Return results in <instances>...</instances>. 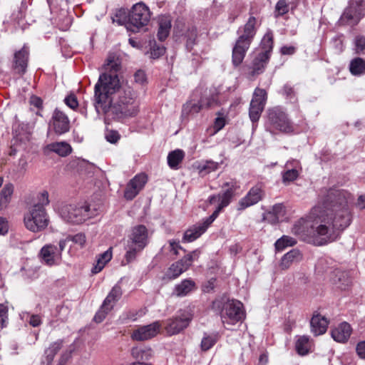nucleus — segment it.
I'll return each instance as SVG.
<instances>
[{
	"instance_id": "nucleus-1",
	"label": "nucleus",
	"mask_w": 365,
	"mask_h": 365,
	"mask_svg": "<svg viewBox=\"0 0 365 365\" xmlns=\"http://www.w3.org/2000/svg\"><path fill=\"white\" fill-rule=\"evenodd\" d=\"M322 203L314 207L309 220L301 219L292 232L302 241L322 246L336 241L351 223L349 204L353 197L348 191L336 188L326 190Z\"/></svg>"
},
{
	"instance_id": "nucleus-2",
	"label": "nucleus",
	"mask_w": 365,
	"mask_h": 365,
	"mask_svg": "<svg viewBox=\"0 0 365 365\" xmlns=\"http://www.w3.org/2000/svg\"><path fill=\"white\" fill-rule=\"evenodd\" d=\"M120 68L119 59L108 56L104 71L94 86V106L98 113L111 114L118 119L133 118L140 110L138 95L130 86L120 82Z\"/></svg>"
},
{
	"instance_id": "nucleus-3",
	"label": "nucleus",
	"mask_w": 365,
	"mask_h": 365,
	"mask_svg": "<svg viewBox=\"0 0 365 365\" xmlns=\"http://www.w3.org/2000/svg\"><path fill=\"white\" fill-rule=\"evenodd\" d=\"M257 19L250 16L244 26L238 29V38L232 51V63L235 68L240 66L243 62L247 51L256 34Z\"/></svg>"
},
{
	"instance_id": "nucleus-4",
	"label": "nucleus",
	"mask_w": 365,
	"mask_h": 365,
	"mask_svg": "<svg viewBox=\"0 0 365 365\" xmlns=\"http://www.w3.org/2000/svg\"><path fill=\"white\" fill-rule=\"evenodd\" d=\"M149 242V233L147 227L143 225L133 227L126 240L124 259L127 264L133 262L138 255L144 250Z\"/></svg>"
},
{
	"instance_id": "nucleus-5",
	"label": "nucleus",
	"mask_w": 365,
	"mask_h": 365,
	"mask_svg": "<svg viewBox=\"0 0 365 365\" xmlns=\"http://www.w3.org/2000/svg\"><path fill=\"white\" fill-rule=\"evenodd\" d=\"M264 128L267 131L274 135L297 132L285 110L279 106L267 110Z\"/></svg>"
},
{
	"instance_id": "nucleus-6",
	"label": "nucleus",
	"mask_w": 365,
	"mask_h": 365,
	"mask_svg": "<svg viewBox=\"0 0 365 365\" xmlns=\"http://www.w3.org/2000/svg\"><path fill=\"white\" fill-rule=\"evenodd\" d=\"M58 213L63 220L73 224H81L93 215L87 204H65L58 208Z\"/></svg>"
},
{
	"instance_id": "nucleus-7",
	"label": "nucleus",
	"mask_w": 365,
	"mask_h": 365,
	"mask_svg": "<svg viewBox=\"0 0 365 365\" xmlns=\"http://www.w3.org/2000/svg\"><path fill=\"white\" fill-rule=\"evenodd\" d=\"M150 16V11L145 4H135L129 13L127 29L134 33L138 32L140 29L147 26Z\"/></svg>"
},
{
	"instance_id": "nucleus-8",
	"label": "nucleus",
	"mask_w": 365,
	"mask_h": 365,
	"mask_svg": "<svg viewBox=\"0 0 365 365\" xmlns=\"http://www.w3.org/2000/svg\"><path fill=\"white\" fill-rule=\"evenodd\" d=\"M193 318V311L187 308L180 310L178 315L166 320L164 328L169 336L175 335L186 329Z\"/></svg>"
},
{
	"instance_id": "nucleus-9",
	"label": "nucleus",
	"mask_w": 365,
	"mask_h": 365,
	"mask_svg": "<svg viewBox=\"0 0 365 365\" xmlns=\"http://www.w3.org/2000/svg\"><path fill=\"white\" fill-rule=\"evenodd\" d=\"M26 228L36 232L44 230L48 224V218L44 207L40 205H34L29 213L24 217Z\"/></svg>"
},
{
	"instance_id": "nucleus-10",
	"label": "nucleus",
	"mask_w": 365,
	"mask_h": 365,
	"mask_svg": "<svg viewBox=\"0 0 365 365\" xmlns=\"http://www.w3.org/2000/svg\"><path fill=\"white\" fill-rule=\"evenodd\" d=\"M66 246V240H60L58 247L53 244H46L40 250L39 257L44 264L52 267L60 264L62 260V252Z\"/></svg>"
},
{
	"instance_id": "nucleus-11",
	"label": "nucleus",
	"mask_w": 365,
	"mask_h": 365,
	"mask_svg": "<svg viewBox=\"0 0 365 365\" xmlns=\"http://www.w3.org/2000/svg\"><path fill=\"white\" fill-rule=\"evenodd\" d=\"M222 321L224 324H235L245 318L243 304L238 300L228 301L222 311Z\"/></svg>"
},
{
	"instance_id": "nucleus-12",
	"label": "nucleus",
	"mask_w": 365,
	"mask_h": 365,
	"mask_svg": "<svg viewBox=\"0 0 365 365\" xmlns=\"http://www.w3.org/2000/svg\"><path fill=\"white\" fill-rule=\"evenodd\" d=\"M267 93L264 89L255 88L249 109V116L253 125L258 122L266 104Z\"/></svg>"
},
{
	"instance_id": "nucleus-13",
	"label": "nucleus",
	"mask_w": 365,
	"mask_h": 365,
	"mask_svg": "<svg viewBox=\"0 0 365 365\" xmlns=\"http://www.w3.org/2000/svg\"><path fill=\"white\" fill-rule=\"evenodd\" d=\"M269 58L267 54H261L255 51L251 63L245 66L247 78L254 80L264 73Z\"/></svg>"
},
{
	"instance_id": "nucleus-14",
	"label": "nucleus",
	"mask_w": 365,
	"mask_h": 365,
	"mask_svg": "<svg viewBox=\"0 0 365 365\" xmlns=\"http://www.w3.org/2000/svg\"><path fill=\"white\" fill-rule=\"evenodd\" d=\"M364 16V11L361 1L350 0L349 6L346 8L341 16L342 24L356 25Z\"/></svg>"
},
{
	"instance_id": "nucleus-15",
	"label": "nucleus",
	"mask_w": 365,
	"mask_h": 365,
	"mask_svg": "<svg viewBox=\"0 0 365 365\" xmlns=\"http://www.w3.org/2000/svg\"><path fill=\"white\" fill-rule=\"evenodd\" d=\"M49 127L58 135L69 131L70 120L67 115L58 108H56L49 122Z\"/></svg>"
},
{
	"instance_id": "nucleus-16",
	"label": "nucleus",
	"mask_w": 365,
	"mask_h": 365,
	"mask_svg": "<svg viewBox=\"0 0 365 365\" xmlns=\"http://www.w3.org/2000/svg\"><path fill=\"white\" fill-rule=\"evenodd\" d=\"M148 182L145 173H139L134 176L127 184L124 191V197L128 200L134 199L143 189Z\"/></svg>"
},
{
	"instance_id": "nucleus-17",
	"label": "nucleus",
	"mask_w": 365,
	"mask_h": 365,
	"mask_svg": "<svg viewBox=\"0 0 365 365\" xmlns=\"http://www.w3.org/2000/svg\"><path fill=\"white\" fill-rule=\"evenodd\" d=\"M222 187H227V189L222 192L219 193L217 195H213L210 196L209 202L210 204H213L217 200L220 202L219 205L221 206V207L225 208L229 205L234 197L236 190L239 187L236 182L230 181L225 182Z\"/></svg>"
},
{
	"instance_id": "nucleus-18",
	"label": "nucleus",
	"mask_w": 365,
	"mask_h": 365,
	"mask_svg": "<svg viewBox=\"0 0 365 365\" xmlns=\"http://www.w3.org/2000/svg\"><path fill=\"white\" fill-rule=\"evenodd\" d=\"M162 324L160 321H155L148 325L142 326L134 330L131 334V338L135 341H145L150 339L160 332Z\"/></svg>"
},
{
	"instance_id": "nucleus-19",
	"label": "nucleus",
	"mask_w": 365,
	"mask_h": 365,
	"mask_svg": "<svg viewBox=\"0 0 365 365\" xmlns=\"http://www.w3.org/2000/svg\"><path fill=\"white\" fill-rule=\"evenodd\" d=\"M264 191L262 185L257 184L253 186L247 195L239 201L238 210H243L257 204L262 199Z\"/></svg>"
},
{
	"instance_id": "nucleus-20",
	"label": "nucleus",
	"mask_w": 365,
	"mask_h": 365,
	"mask_svg": "<svg viewBox=\"0 0 365 365\" xmlns=\"http://www.w3.org/2000/svg\"><path fill=\"white\" fill-rule=\"evenodd\" d=\"M301 170L299 161L294 159L288 160L284 165V170L282 172V182L284 185H289L299 177Z\"/></svg>"
},
{
	"instance_id": "nucleus-21",
	"label": "nucleus",
	"mask_w": 365,
	"mask_h": 365,
	"mask_svg": "<svg viewBox=\"0 0 365 365\" xmlns=\"http://www.w3.org/2000/svg\"><path fill=\"white\" fill-rule=\"evenodd\" d=\"M29 56V48L24 45L19 51L14 53L13 68L19 74H24L27 68Z\"/></svg>"
},
{
	"instance_id": "nucleus-22",
	"label": "nucleus",
	"mask_w": 365,
	"mask_h": 365,
	"mask_svg": "<svg viewBox=\"0 0 365 365\" xmlns=\"http://www.w3.org/2000/svg\"><path fill=\"white\" fill-rule=\"evenodd\" d=\"M197 289V286L195 282L191 279L187 278L182 279L180 283L175 285L173 291V295L178 297H185Z\"/></svg>"
},
{
	"instance_id": "nucleus-23",
	"label": "nucleus",
	"mask_w": 365,
	"mask_h": 365,
	"mask_svg": "<svg viewBox=\"0 0 365 365\" xmlns=\"http://www.w3.org/2000/svg\"><path fill=\"white\" fill-rule=\"evenodd\" d=\"M352 329L347 322H342L335 327L331 331L333 339L337 342L345 343L349 339Z\"/></svg>"
},
{
	"instance_id": "nucleus-24",
	"label": "nucleus",
	"mask_w": 365,
	"mask_h": 365,
	"mask_svg": "<svg viewBox=\"0 0 365 365\" xmlns=\"http://www.w3.org/2000/svg\"><path fill=\"white\" fill-rule=\"evenodd\" d=\"M130 354L135 362L151 364L148 361L153 356V351L148 347L135 346L130 350Z\"/></svg>"
},
{
	"instance_id": "nucleus-25",
	"label": "nucleus",
	"mask_w": 365,
	"mask_h": 365,
	"mask_svg": "<svg viewBox=\"0 0 365 365\" xmlns=\"http://www.w3.org/2000/svg\"><path fill=\"white\" fill-rule=\"evenodd\" d=\"M310 324L312 332L315 336H319L326 332L329 321L320 314H315L312 317Z\"/></svg>"
},
{
	"instance_id": "nucleus-26",
	"label": "nucleus",
	"mask_w": 365,
	"mask_h": 365,
	"mask_svg": "<svg viewBox=\"0 0 365 365\" xmlns=\"http://www.w3.org/2000/svg\"><path fill=\"white\" fill-rule=\"evenodd\" d=\"M123 291L121 287L117 284L110 291L103 302V308L112 310L116 302L121 298Z\"/></svg>"
},
{
	"instance_id": "nucleus-27",
	"label": "nucleus",
	"mask_w": 365,
	"mask_h": 365,
	"mask_svg": "<svg viewBox=\"0 0 365 365\" xmlns=\"http://www.w3.org/2000/svg\"><path fill=\"white\" fill-rule=\"evenodd\" d=\"M207 230L206 226L202 222L194 225L187 229L183 235V242H191L200 237Z\"/></svg>"
},
{
	"instance_id": "nucleus-28",
	"label": "nucleus",
	"mask_w": 365,
	"mask_h": 365,
	"mask_svg": "<svg viewBox=\"0 0 365 365\" xmlns=\"http://www.w3.org/2000/svg\"><path fill=\"white\" fill-rule=\"evenodd\" d=\"M333 283L341 289H345L351 284V278L349 272L340 269H335L331 277Z\"/></svg>"
},
{
	"instance_id": "nucleus-29",
	"label": "nucleus",
	"mask_w": 365,
	"mask_h": 365,
	"mask_svg": "<svg viewBox=\"0 0 365 365\" xmlns=\"http://www.w3.org/2000/svg\"><path fill=\"white\" fill-rule=\"evenodd\" d=\"M185 158V152L181 149H176L168 153L167 157L168 165L173 170L180 168V165Z\"/></svg>"
},
{
	"instance_id": "nucleus-30",
	"label": "nucleus",
	"mask_w": 365,
	"mask_h": 365,
	"mask_svg": "<svg viewBox=\"0 0 365 365\" xmlns=\"http://www.w3.org/2000/svg\"><path fill=\"white\" fill-rule=\"evenodd\" d=\"M112 259V248L110 247L108 250L105 251L103 253L100 254L97 258L96 264L91 269L93 274L99 273L106 264Z\"/></svg>"
},
{
	"instance_id": "nucleus-31",
	"label": "nucleus",
	"mask_w": 365,
	"mask_h": 365,
	"mask_svg": "<svg viewBox=\"0 0 365 365\" xmlns=\"http://www.w3.org/2000/svg\"><path fill=\"white\" fill-rule=\"evenodd\" d=\"M187 266H184L181 260L173 263L165 273V277L169 280L178 278L181 274L187 271Z\"/></svg>"
},
{
	"instance_id": "nucleus-32",
	"label": "nucleus",
	"mask_w": 365,
	"mask_h": 365,
	"mask_svg": "<svg viewBox=\"0 0 365 365\" xmlns=\"http://www.w3.org/2000/svg\"><path fill=\"white\" fill-rule=\"evenodd\" d=\"M312 343L307 336H299L295 343V349L298 354L301 356L307 355L312 349Z\"/></svg>"
},
{
	"instance_id": "nucleus-33",
	"label": "nucleus",
	"mask_w": 365,
	"mask_h": 365,
	"mask_svg": "<svg viewBox=\"0 0 365 365\" xmlns=\"http://www.w3.org/2000/svg\"><path fill=\"white\" fill-rule=\"evenodd\" d=\"M171 29V21L168 16H163L159 19V27L157 37L159 41H165L169 36Z\"/></svg>"
},
{
	"instance_id": "nucleus-34",
	"label": "nucleus",
	"mask_w": 365,
	"mask_h": 365,
	"mask_svg": "<svg viewBox=\"0 0 365 365\" xmlns=\"http://www.w3.org/2000/svg\"><path fill=\"white\" fill-rule=\"evenodd\" d=\"M272 49L273 35L272 33L268 32L262 38L259 47L256 51L261 54H267L270 58Z\"/></svg>"
},
{
	"instance_id": "nucleus-35",
	"label": "nucleus",
	"mask_w": 365,
	"mask_h": 365,
	"mask_svg": "<svg viewBox=\"0 0 365 365\" xmlns=\"http://www.w3.org/2000/svg\"><path fill=\"white\" fill-rule=\"evenodd\" d=\"M299 259H301L300 252L298 250H292L282 257L279 267L282 269H287L294 261Z\"/></svg>"
},
{
	"instance_id": "nucleus-36",
	"label": "nucleus",
	"mask_w": 365,
	"mask_h": 365,
	"mask_svg": "<svg viewBox=\"0 0 365 365\" xmlns=\"http://www.w3.org/2000/svg\"><path fill=\"white\" fill-rule=\"evenodd\" d=\"M220 334L218 332L205 333L201 340L200 348L202 351L210 350L218 341Z\"/></svg>"
},
{
	"instance_id": "nucleus-37",
	"label": "nucleus",
	"mask_w": 365,
	"mask_h": 365,
	"mask_svg": "<svg viewBox=\"0 0 365 365\" xmlns=\"http://www.w3.org/2000/svg\"><path fill=\"white\" fill-rule=\"evenodd\" d=\"M50 150L57 153L60 156L68 155L71 151V146L66 142L53 143L48 145Z\"/></svg>"
},
{
	"instance_id": "nucleus-38",
	"label": "nucleus",
	"mask_w": 365,
	"mask_h": 365,
	"mask_svg": "<svg viewBox=\"0 0 365 365\" xmlns=\"http://www.w3.org/2000/svg\"><path fill=\"white\" fill-rule=\"evenodd\" d=\"M14 192V185L11 183L6 184L0 192V210L8 206Z\"/></svg>"
},
{
	"instance_id": "nucleus-39",
	"label": "nucleus",
	"mask_w": 365,
	"mask_h": 365,
	"mask_svg": "<svg viewBox=\"0 0 365 365\" xmlns=\"http://www.w3.org/2000/svg\"><path fill=\"white\" fill-rule=\"evenodd\" d=\"M202 108H204V107L200 100L197 103H194L192 101L187 102L182 106V116L187 117L190 114L197 113Z\"/></svg>"
},
{
	"instance_id": "nucleus-40",
	"label": "nucleus",
	"mask_w": 365,
	"mask_h": 365,
	"mask_svg": "<svg viewBox=\"0 0 365 365\" xmlns=\"http://www.w3.org/2000/svg\"><path fill=\"white\" fill-rule=\"evenodd\" d=\"M350 72L354 76L365 73V61L361 58H354L349 64Z\"/></svg>"
},
{
	"instance_id": "nucleus-41",
	"label": "nucleus",
	"mask_w": 365,
	"mask_h": 365,
	"mask_svg": "<svg viewBox=\"0 0 365 365\" xmlns=\"http://www.w3.org/2000/svg\"><path fill=\"white\" fill-rule=\"evenodd\" d=\"M63 346V341L58 340L52 343L48 348L45 350V357L48 364H50L53 360L56 354L60 351Z\"/></svg>"
},
{
	"instance_id": "nucleus-42",
	"label": "nucleus",
	"mask_w": 365,
	"mask_h": 365,
	"mask_svg": "<svg viewBox=\"0 0 365 365\" xmlns=\"http://www.w3.org/2000/svg\"><path fill=\"white\" fill-rule=\"evenodd\" d=\"M296 244L297 240L294 238L290 236L283 235L275 242L274 247L277 251L280 252L284 250L285 248L292 247Z\"/></svg>"
},
{
	"instance_id": "nucleus-43",
	"label": "nucleus",
	"mask_w": 365,
	"mask_h": 365,
	"mask_svg": "<svg viewBox=\"0 0 365 365\" xmlns=\"http://www.w3.org/2000/svg\"><path fill=\"white\" fill-rule=\"evenodd\" d=\"M145 312L143 309L139 310H129L124 312L120 317L122 323H125L127 321H135L138 318L143 317Z\"/></svg>"
},
{
	"instance_id": "nucleus-44",
	"label": "nucleus",
	"mask_w": 365,
	"mask_h": 365,
	"mask_svg": "<svg viewBox=\"0 0 365 365\" xmlns=\"http://www.w3.org/2000/svg\"><path fill=\"white\" fill-rule=\"evenodd\" d=\"M197 32L195 27L189 28L185 35L186 38V48L188 51H191L193 46L196 43Z\"/></svg>"
},
{
	"instance_id": "nucleus-45",
	"label": "nucleus",
	"mask_w": 365,
	"mask_h": 365,
	"mask_svg": "<svg viewBox=\"0 0 365 365\" xmlns=\"http://www.w3.org/2000/svg\"><path fill=\"white\" fill-rule=\"evenodd\" d=\"M289 5L287 0H279L274 9V16L278 18L289 12Z\"/></svg>"
},
{
	"instance_id": "nucleus-46",
	"label": "nucleus",
	"mask_w": 365,
	"mask_h": 365,
	"mask_svg": "<svg viewBox=\"0 0 365 365\" xmlns=\"http://www.w3.org/2000/svg\"><path fill=\"white\" fill-rule=\"evenodd\" d=\"M200 255V251L199 250H193L190 252L187 255H185L180 260L184 264V266H187V270L192 265V262L197 260Z\"/></svg>"
},
{
	"instance_id": "nucleus-47",
	"label": "nucleus",
	"mask_w": 365,
	"mask_h": 365,
	"mask_svg": "<svg viewBox=\"0 0 365 365\" xmlns=\"http://www.w3.org/2000/svg\"><path fill=\"white\" fill-rule=\"evenodd\" d=\"M61 240H66V243L69 241L73 242L75 245H78L81 248L85 246L86 237L85 234L80 232L74 235H68L66 238Z\"/></svg>"
},
{
	"instance_id": "nucleus-48",
	"label": "nucleus",
	"mask_w": 365,
	"mask_h": 365,
	"mask_svg": "<svg viewBox=\"0 0 365 365\" xmlns=\"http://www.w3.org/2000/svg\"><path fill=\"white\" fill-rule=\"evenodd\" d=\"M219 167V164L212 160H207L199 166L200 173L205 175L212 171H215Z\"/></svg>"
},
{
	"instance_id": "nucleus-49",
	"label": "nucleus",
	"mask_w": 365,
	"mask_h": 365,
	"mask_svg": "<svg viewBox=\"0 0 365 365\" xmlns=\"http://www.w3.org/2000/svg\"><path fill=\"white\" fill-rule=\"evenodd\" d=\"M281 93L290 101L296 99V93L294 89L293 86L289 83L284 84V86L282 87Z\"/></svg>"
},
{
	"instance_id": "nucleus-50",
	"label": "nucleus",
	"mask_w": 365,
	"mask_h": 365,
	"mask_svg": "<svg viewBox=\"0 0 365 365\" xmlns=\"http://www.w3.org/2000/svg\"><path fill=\"white\" fill-rule=\"evenodd\" d=\"M200 101L203 104L204 108H209L217 105L218 98L217 95L212 94L208 97L201 98Z\"/></svg>"
},
{
	"instance_id": "nucleus-51",
	"label": "nucleus",
	"mask_w": 365,
	"mask_h": 365,
	"mask_svg": "<svg viewBox=\"0 0 365 365\" xmlns=\"http://www.w3.org/2000/svg\"><path fill=\"white\" fill-rule=\"evenodd\" d=\"M272 212L277 220H281L286 213L285 207L283 204H276L272 207Z\"/></svg>"
},
{
	"instance_id": "nucleus-52",
	"label": "nucleus",
	"mask_w": 365,
	"mask_h": 365,
	"mask_svg": "<svg viewBox=\"0 0 365 365\" xmlns=\"http://www.w3.org/2000/svg\"><path fill=\"white\" fill-rule=\"evenodd\" d=\"M165 52V48L163 46L154 43L150 48V58L153 59L158 58Z\"/></svg>"
},
{
	"instance_id": "nucleus-53",
	"label": "nucleus",
	"mask_w": 365,
	"mask_h": 365,
	"mask_svg": "<svg viewBox=\"0 0 365 365\" xmlns=\"http://www.w3.org/2000/svg\"><path fill=\"white\" fill-rule=\"evenodd\" d=\"M355 51L356 53H361L365 50V36H356L354 39Z\"/></svg>"
},
{
	"instance_id": "nucleus-54",
	"label": "nucleus",
	"mask_w": 365,
	"mask_h": 365,
	"mask_svg": "<svg viewBox=\"0 0 365 365\" xmlns=\"http://www.w3.org/2000/svg\"><path fill=\"white\" fill-rule=\"evenodd\" d=\"M222 209H223V207H221V206H220L218 205L216 210L213 212V213L210 216L202 220V221L201 222L204 225V226H206L207 229L215 221V220L218 217L220 212L222 211Z\"/></svg>"
},
{
	"instance_id": "nucleus-55",
	"label": "nucleus",
	"mask_w": 365,
	"mask_h": 365,
	"mask_svg": "<svg viewBox=\"0 0 365 365\" xmlns=\"http://www.w3.org/2000/svg\"><path fill=\"white\" fill-rule=\"evenodd\" d=\"M222 209H223V207H221V206H220L218 205L216 210L213 212V213L210 216L202 220V221L201 222L204 225V226H206L207 229L215 221V220L218 217L220 212L222 211Z\"/></svg>"
},
{
	"instance_id": "nucleus-56",
	"label": "nucleus",
	"mask_w": 365,
	"mask_h": 365,
	"mask_svg": "<svg viewBox=\"0 0 365 365\" xmlns=\"http://www.w3.org/2000/svg\"><path fill=\"white\" fill-rule=\"evenodd\" d=\"M8 324V308L2 304H0V327L4 328Z\"/></svg>"
},
{
	"instance_id": "nucleus-57",
	"label": "nucleus",
	"mask_w": 365,
	"mask_h": 365,
	"mask_svg": "<svg viewBox=\"0 0 365 365\" xmlns=\"http://www.w3.org/2000/svg\"><path fill=\"white\" fill-rule=\"evenodd\" d=\"M110 311L111 310L107 309L106 307L103 308V305L102 304L99 310L96 313L94 316V321L97 323L101 322Z\"/></svg>"
},
{
	"instance_id": "nucleus-58",
	"label": "nucleus",
	"mask_w": 365,
	"mask_h": 365,
	"mask_svg": "<svg viewBox=\"0 0 365 365\" xmlns=\"http://www.w3.org/2000/svg\"><path fill=\"white\" fill-rule=\"evenodd\" d=\"M66 105L73 110H76L78 106L77 98L74 94H71L66 96L64 99Z\"/></svg>"
},
{
	"instance_id": "nucleus-59",
	"label": "nucleus",
	"mask_w": 365,
	"mask_h": 365,
	"mask_svg": "<svg viewBox=\"0 0 365 365\" xmlns=\"http://www.w3.org/2000/svg\"><path fill=\"white\" fill-rule=\"evenodd\" d=\"M225 125V120L223 117H217L215 118L213 125V132L211 135H215L219 132Z\"/></svg>"
},
{
	"instance_id": "nucleus-60",
	"label": "nucleus",
	"mask_w": 365,
	"mask_h": 365,
	"mask_svg": "<svg viewBox=\"0 0 365 365\" xmlns=\"http://www.w3.org/2000/svg\"><path fill=\"white\" fill-rule=\"evenodd\" d=\"M106 139L111 143H115L120 139V135L115 130H108L106 133Z\"/></svg>"
},
{
	"instance_id": "nucleus-61",
	"label": "nucleus",
	"mask_w": 365,
	"mask_h": 365,
	"mask_svg": "<svg viewBox=\"0 0 365 365\" xmlns=\"http://www.w3.org/2000/svg\"><path fill=\"white\" fill-rule=\"evenodd\" d=\"M49 203L48 193L47 191H43L38 195V202L36 205H40L43 207Z\"/></svg>"
},
{
	"instance_id": "nucleus-62",
	"label": "nucleus",
	"mask_w": 365,
	"mask_h": 365,
	"mask_svg": "<svg viewBox=\"0 0 365 365\" xmlns=\"http://www.w3.org/2000/svg\"><path fill=\"white\" fill-rule=\"evenodd\" d=\"M169 247L170 252H172L175 255H178L179 254V250H182V247L180 245L179 242L175 240L169 241Z\"/></svg>"
},
{
	"instance_id": "nucleus-63",
	"label": "nucleus",
	"mask_w": 365,
	"mask_h": 365,
	"mask_svg": "<svg viewBox=\"0 0 365 365\" xmlns=\"http://www.w3.org/2000/svg\"><path fill=\"white\" fill-rule=\"evenodd\" d=\"M134 80L136 83L143 84L146 81L145 73L142 70L137 71L134 74Z\"/></svg>"
},
{
	"instance_id": "nucleus-64",
	"label": "nucleus",
	"mask_w": 365,
	"mask_h": 365,
	"mask_svg": "<svg viewBox=\"0 0 365 365\" xmlns=\"http://www.w3.org/2000/svg\"><path fill=\"white\" fill-rule=\"evenodd\" d=\"M356 353L361 359H365V341L358 343L356 346Z\"/></svg>"
}]
</instances>
